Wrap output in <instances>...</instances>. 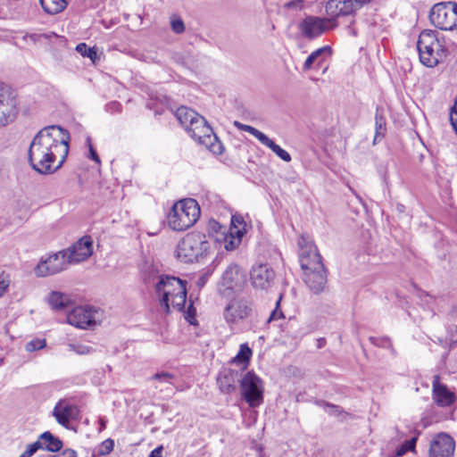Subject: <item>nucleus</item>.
Segmentation results:
<instances>
[{
    "instance_id": "nucleus-1",
    "label": "nucleus",
    "mask_w": 457,
    "mask_h": 457,
    "mask_svg": "<svg viewBox=\"0 0 457 457\" xmlns=\"http://www.w3.org/2000/svg\"><path fill=\"white\" fill-rule=\"evenodd\" d=\"M69 133L60 126L52 125L40 129L28 151L32 169L44 175L57 170L69 153Z\"/></svg>"
},
{
    "instance_id": "nucleus-2",
    "label": "nucleus",
    "mask_w": 457,
    "mask_h": 457,
    "mask_svg": "<svg viewBox=\"0 0 457 457\" xmlns=\"http://www.w3.org/2000/svg\"><path fill=\"white\" fill-rule=\"evenodd\" d=\"M176 117L189 136L198 144L204 145L214 154L223 153L222 143L203 116L188 107L180 106L176 111Z\"/></svg>"
},
{
    "instance_id": "nucleus-3",
    "label": "nucleus",
    "mask_w": 457,
    "mask_h": 457,
    "mask_svg": "<svg viewBox=\"0 0 457 457\" xmlns=\"http://www.w3.org/2000/svg\"><path fill=\"white\" fill-rule=\"evenodd\" d=\"M187 282L173 276H160L155 283V294L165 313L170 308L182 311L187 301Z\"/></svg>"
},
{
    "instance_id": "nucleus-4",
    "label": "nucleus",
    "mask_w": 457,
    "mask_h": 457,
    "mask_svg": "<svg viewBox=\"0 0 457 457\" xmlns=\"http://www.w3.org/2000/svg\"><path fill=\"white\" fill-rule=\"evenodd\" d=\"M200 207L193 198L175 203L168 214V225L175 231H183L192 227L200 217Z\"/></svg>"
},
{
    "instance_id": "nucleus-5",
    "label": "nucleus",
    "mask_w": 457,
    "mask_h": 457,
    "mask_svg": "<svg viewBox=\"0 0 457 457\" xmlns=\"http://www.w3.org/2000/svg\"><path fill=\"white\" fill-rule=\"evenodd\" d=\"M211 245L212 243L204 234L200 232L188 233L177 245V258L185 263L198 262L208 254Z\"/></svg>"
},
{
    "instance_id": "nucleus-6",
    "label": "nucleus",
    "mask_w": 457,
    "mask_h": 457,
    "mask_svg": "<svg viewBox=\"0 0 457 457\" xmlns=\"http://www.w3.org/2000/svg\"><path fill=\"white\" fill-rule=\"evenodd\" d=\"M417 48L420 62L429 68L436 66L446 56V49L434 30L420 34Z\"/></svg>"
},
{
    "instance_id": "nucleus-7",
    "label": "nucleus",
    "mask_w": 457,
    "mask_h": 457,
    "mask_svg": "<svg viewBox=\"0 0 457 457\" xmlns=\"http://www.w3.org/2000/svg\"><path fill=\"white\" fill-rule=\"evenodd\" d=\"M431 23L444 30L457 28V4L453 2L435 4L429 13Z\"/></svg>"
},
{
    "instance_id": "nucleus-8",
    "label": "nucleus",
    "mask_w": 457,
    "mask_h": 457,
    "mask_svg": "<svg viewBox=\"0 0 457 457\" xmlns=\"http://www.w3.org/2000/svg\"><path fill=\"white\" fill-rule=\"evenodd\" d=\"M241 395L250 407L255 408L263 403V381L253 371L246 372L240 380Z\"/></svg>"
},
{
    "instance_id": "nucleus-9",
    "label": "nucleus",
    "mask_w": 457,
    "mask_h": 457,
    "mask_svg": "<svg viewBox=\"0 0 457 457\" xmlns=\"http://www.w3.org/2000/svg\"><path fill=\"white\" fill-rule=\"evenodd\" d=\"M298 245L300 247V264L303 272L313 269H321L324 264L314 243L308 237L301 236Z\"/></svg>"
},
{
    "instance_id": "nucleus-10",
    "label": "nucleus",
    "mask_w": 457,
    "mask_h": 457,
    "mask_svg": "<svg viewBox=\"0 0 457 457\" xmlns=\"http://www.w3.org/2000/svg\"><path fill=\"white\" fill-rule=\"evenodd\" d=\"M102 319L99 309L92 306H78L67 314V322L79 328L95 326Z\"/></svg>"
},
{
    "instance_id": "nucleus-11",
    "label": "nucleus",
    "mask_w": 457,
    "mask_h": 457,
    "mask_svg": "<svg viewBox=\"0 0 457 457\" xmlns=\"http://www.w3.org/2000/svg\"><path fill=\"white\" fill-rule=\"evenodd\" d=\"M337 21L333 18H320L307 16L300 23L303 35L308 38H315L325 31L337 27Z\"/></svg>"
},
{
    "instance_id": "nucleus-12",
    "label": "nucleus",
    "mask_w": 457,
    "mask_h": 457,
    "mask_svg": "<svg viewBox=\"0 0 457 457\" xmlns=\"http://www.w3.org/2000/svg\"><path fill=\"white\" fill-rule=\"evenodd\" d=\"M253 312V303L245 298L232 300L225 308L223 315L228 324H236L250 317Z\"/></svg>"
},
{
    "instance_id": "nucleus-13",
    "label": "nucleus",
    "mask_w": 457,
    "mask_h": 457,
    "mask_svg": "<svg viewBox=\"0 0 457 457\" xmlns=\"http://www.w3.org/2000/svg\"><path fill=\"white\" fill-rule=\"evenodd\" d=\"M18 113L17 99L11 89L0 84V125L12 121Z\"/></svg>"
},
{
    "instance_id": "nucleus-14",
    "label": "nucleus",
    "mask_w": 457,
    "mask_h": 457,
    "mask_svg": "<svg viewBox=\"0 0 457 457\" xmlns=\"http://www.w3.org/2000/svg\"><path fill=\"white\" fill-rule=\"evenodd\" d=\"M276 273L266 263L254 265L250 271V280L255 289L268 291L275 284Z\"/></svg>"
},
{
    "instance_id": "nucleus-15",
    "label": "nucleus",
    "mask_w": 457,
    "mask_h": 457,
    "mask_svg": "<svg viewBox=\"0 0 457 457\" xmlns=\"http://www.w3.org/2000/svg\"><path fill=\"white\" fill-rule=\"evenodd\" d=\"M68 265L65 253L61 251L46 260H41L35 268V273L37 277L52 276L66 270Z\"/></svg>"
},
{
    "instance_id": "nucleus-16",
    "label": "nucleus",
    "mask_w": 457,
    "mask_h": 457,
    "mask_svg": "<svg viewBox=\"0 0 457 457\" xmlns=\"http://www.w3.org/2000/svg\"><path fill=\"white\" fill-rule=\"evenodd\" d=\"M69 264L87 260L93 253V242L89 237H84L71 246L63 250Z\"/></svg>"
},
{
    "instance_id": "nucleus-17",
    "label": "nucleus",
    "mask_w": 457,
    "mask_h": 457,
    "mask_svg": "<svg viewBox=\"0 0 457 457\" xmlns=\"http://www.w3.org/2000/svg\"><path fill=\"white\" fill-rule=\"evenodd\" d=\"M454 450L453 438L448 434L440 433L430 443L429 457H453Z\"/></svg>"
},
{
    "instance_id": "nucleus-18",
    "label": "nucleus",
    "mask_w": 457,
    "mask_h": 457,
    "mask_svg": "<svg viewBox=\"0 0 457 457\" xmlns=\"http://www.w3.org/2000/svg\"><path fill=\"white\" fill-rule=\"evenodd\" d=\"M432 399L439 407H449L456 400L455 394L441 383L439 375H435L432 379Z\"/></svg>"
},
{
    "instance_id": "nucleus-19",
    "label": "nucleus",
    "mask_w": 457,
    "mask_h": 457,
    "mask_svg": "<svg viewBox=\"0 0 457 457\" xmlns=\"http://www.w3.org/2000/svg\"><path fill=\"white\" fill-rule=\"evenodd\" d=\"M79 415V408L65 400L59 401L53 410V416L56 421L66 428H69L70 421L77 420Z\"/></svg>"
},
{
    "instance_id": "nucleus-20",
    "label": "nucleus",
    "mask_w": 457,
    "mask_h": 457,
    "mask_svg": "<svg viewBox=\"0 0 457 457\" xmlns=\"http://www.w3.org/2000/svg\"><path fill=\"white\" fill-rule=\"evenodd\" d=\"M360 9L356 0H329L325 10L327 14L336 21L339 16H347Z\"/></svg>"
},
{
    "instance_id": "nucleus-21",
    "label": "nucleus",
    "mask_w": 457,
    "mask_h": 457,
    "mask_svg": "<svg viewBox=\"0 0 457 457\" xmlns=\"http://www.w3.org/2000/svg\"><path fill=\"white\" fill-rule=\"evenodd\" d=\"M245 282V274L237 264H230L223 272L221 283L227 288L237 291Z\"/></svg>"
},
{
    "instance_id": "nucleus-22",
    "label": "nucleus",
    "mask_w": 457,
    "mask_h": 457,
    "mask_svg": "<svg viewBox=\"0 0 457 457\" xmlns=\"http://www.w3.org/2000/svg\"><path fill=\"white\" fill-rule=\"evenodd\" d=\"M303 279L309 288L315 294L323 291L327 283V274L324 265L321 269H313L303 272Z\"/></svg>"
},
{
    "instance_id": "nucleus-23",
    "label": "nucleus",
    "mask_w": 457,
    "mask_h": 457,
    "mask_svg": "<svg viewBox=\"0 0 457 457\" xmlns=\"http://www.w3.org/2000/svg\"><path fill=\"white\" fill-rule=\"evenodd\" d=\"M239 373L236 370L225 369L218 376L217 383L220 390L224 394H231L237 388Z\"/></svg>"
},
{
    "instance_id": "nucleus-24",
    "label": "nucleus",
    "mask_w": 457,
    "mask_h": 457,
    "mask_svg": "<svg viewBox=\"0 0 457 457\" xmlns=\"http://www.w3.org/2000/svg\"><path fill=\"white\" fill-rule=\"evenodd\" d=\"M37 440L42 445L41 449L48 452L56 453L62 447V442L49 431L42 433Z\"/></svg>"
},
{
    "instance_id": "nucleus-25",
    "label": "nucleus",
    "mask_w": 457,
    "mask_h": 457,
    "mask_svg": "<svg viewBox=\"0 0 457 457\" xmlns=\"http://www.w3.org/2000/svg\"><path fill=\"white\" fill-rule=\"evenodd\" d=\"M48 303L52 309L62 311L71 304V299L63 293L54 291L49 295Z\"/></svg>"
},
{
    "instance_id": "nucleus-26",
    "label": "nucleus",
    "mask_w": 457,
    "mask_h": 457,
    "mask_svg": "<svg viewBox=\"0 0 457 457\" xmlns=\"http://www.w3.org/2000/svg\"><path fill=\"white\" fill-rule=\"evenodd\" d=\"M386 132V118L383 116L382 112L377 109L375 115V136L373 139V145H376L378 142H380Z\"/></svg>"
},
{
    "instance_id": "nucleus-27",
    "label": "nucleus",
    "mask_w": 457,
    "mask_h": 457,
    "mask_svg": "<svg viewBox=\"0 0 457 457\" xmlns=\"http://www.w3.org/2000/svg\"><path fill=\"white\" fill-rule=\"evenodd\" d=\"M42 8L50 14H56L63 11L69 0H39Z\"/></svg>"
},
{
    "instance_id": "nucleus-28",
    "label": "nucleus",
    "mask_w": 457,
    "mask_h": 457,
    "mask_svg": "<svg viewBox=\"0 0 457 457\" xmlns=\"http://www.w3.org/2000/svg\"><path fill=\"white\" fill-rule=\"evenodd\" d=\"M244 232L240 229H231L228 235H224V247L228 251L236 249L241 243Z\"/></svg>"
},
{
    "instance_id": "nucleus-29",
    "label": "nucleus",
    "mask_w": 457,
    "mask_h": 457,
    "mask_svg": "<svg viewBox=\"0 0 457 457\" xmlns=\"http://www.w3.org/2000/svg\"><path fill=\"white\" fill-rule=\"evenodd\" d=\"M263 145L270 148L277 156H278L284 162H289L291 161V155L278 145L275 144L269 137L262 144Z\"/></svg>"
},
{
    "instance_id": "nucleus-30",
    "label": "nucleus",
    "mask_w": 457,
    "mask_h": 457,
    "mask_svg": "<svg viewBox=\"0 0 457 457\" xmlns=\"http://www.w3.org/2000/svg\"><path fill=\"white\" fill-rule=\"evenodd\" d=\"M234 125L240 130L242 131H245V132H248L249 134L253 135L254 137H256L262 144H263V142L266 140V138L268 137V136H266L264 133H262V131L258 130L257 129L250 126V125H246V124H243L239 121H235L234 122Z\"/></svg>"
},
{
    "instance_id": "nucleus-31",
    "label": "nucleus",
    "mask_w": 457,
    "mask_h": 457,
    "mask_svg": "<svg viewBox=\"0 0 457 457\" xmlns=\"http://www.w3.org/2000/svg\"><path fill=\"white\" fill-rule=\"evenodd\" d=\"M252 355V350L246 345H241L239 352L232 360L234 363H244L245 368L246 367L249 359Z\"/></svg>"
},
{
    "instance_id": "nucleus-32",
    "label": "nucleus",
    "mask_w": 457,
    "mask_h": 457,
    "mask_svg": "<svg viewBox=\"0 0 457 457\" xmlns=\"http://www.w3.org/2000/svg\"><path fill=\"white\" fill-rule=\"evenodd\" d=\"M76 50L83 57H88L92 62H95L97 54L95 47H88L85 43H80L76 46Z\"/></svg>"
},
{
    "instance_id": "nucleus-33",
    "label": "nucleus",
    "mask_w": 457,
    "mask_h": 457,
    "mask_svg": "<svg viewBox=\"0 0 457 457\" xmlns=\"http://www.w3.org/2000/svg\"><path fill=\"white\" fill-rule=\"evenodd\" d=\"M328 47H321L313 51L305 60L303 66V71H309L312 67V64L320 58L321 54Z\"/></svg>"
},
{
    "instance_id": "nucleus-34",
    "label": "nucleus",
    "mask_w": 457,
    "mask_h": 457,
    "mask_svg": "<svg viewBox=\"0 0 457 457\" xmlns=\"http://www.w3.org/2000/svg\"><path fill=\"white\" fill-rule=\"evenodd\" d=\"M417 438L412 437L410 440L405 441L397 450L395 454V457H401L409 451H413L415 449Z\"/></svg>"
},
{
    "instance_id": "nucleus-35",
    "label": "nucleus",
    "mask_w": 457,
    "mask_h": 457,
    "mask_svg": "<svg viewBox=\"0 0 457 457\" xmlns=\"http://www.w3.org/2000/svg\"><path fill=\"white\" fill-rule=\"evenodd\" d=\"M46 345V339L36 338L26 344L25 349L28 352H34L43 349Z\"/></svg>"
},
{
    "instance_id": "nucleus-36",
    "label": "nucleus",
    "mask_w": 457,
    "mask_h": 457,
    "mask_svg": "<svg viewBox=\"0 0 457 457\" xmlns=\"http://www.w3.org/2000/svg\"><path fill=\"white\" fill-rule=\"evenodd\" d=\"M68 347L70 351H73L81 355L91 353L94 351L91 346L82 344H70Z\"/></svg>"
},
{
    "instance_id": "nucleus-37",
    "label": "nucleus",
    "mask_w": 457,
    "mask_h": 457,
    "mask_svg": "<svg viewBox=\"0 0 457 457\" xmlns=\"http://www.w3.org/2000/svg\"><path fill=\"white\" fill-rule=\"evenodd\" d=\"M114 447V442L112 439H106L99 445L98 454L100 455H107L109 454Z\"/></svg>"
},
{
    "instance_id": "nucleus-38",
    "label": "nucleus",
    "mask_w": 457,
    "mask_h": 457,
    "mask_svg": "<svg viewBox=\"0 0 457 457\" xmlns=\"http://www.w3.org/2000/svg\"><path fill=\"white\" fill-rule=\"evenodd\" d=\"M10 283V276L4 271L0 272V297L7 292Z\"/></svg>"
},
{
    "instance_id": "nucleus-39",
    "label": "nucleus",
    "mask_w": 457,
    "mask_h": 457,
    "mask_svg": "<svg viewBox=\"0 0 457 457\" xmlns=\"http://www.w3.org/2000/svg\"><path fill=\"white\" fill-rule=\"evenodd\" d=\"M282 295L279 296L278 300L276 303V308L271 312L269 316L268 322H271L273 320H278L284 318V314L281 310H279V304Z\"/></svg>"
},
{
    "instance_id": "nucleus-40",
    "label": "nucleus",
    "mask_w": 457,
    "mask_h": 457,
    "mask_svg": "<svg viewBox=\"0 0 457 457\" xmlns=\"http://www.w3.org/2000/svg\"><path fill=\"white\" fill-rule=\"evenodd\" d=\"M41 447L42 445L37 440L33 444L28 445L26 450L19 457H31Z\"/></svg>"
},
{
    "instance_id": "nucleus-41",
    "label": "nucleus",
    "mask_w": 457,
    "mask_h": 457,
    "mask_svg": "<svg viewBox=\"0 0 457 457\" xmlns=\"http://www.w3.org/2000/svg\"><path fill=\"white\" fill-rule=\"evenodd\" d=\"M171 29L173 32L181 34L185 30V25L183 21L179 17H173L170 21Z\"/></svg>"
},
{
    "instance_id": "nucleus-42",
    "label": "nucleus",
    "mask_w": 457,
    "mask_h": 457,
    "mask_svg": "<svg viewBox=\"0 0 457 457\" xmlns=\"http://www.w3.org/2000/svg\"><path fill=\"white\" fill-rule=\"evenodd\" d=\"M195 314H196V311H195V307L193 306V303H190V304L187 307V310L185 312V319L191 325H195L196 322Z\"/></svg>"
},
{
    "instance_id": "nucleus-43",
    "label": "nucleus",
    "mask_w": 457,
    "mask_h": 457,
    "mask_svg": "<svg viewBox=\"0 0 457 457\" xmlns=\"http://www.w3.org/2000/svg\"><path fill=\"white\" fill-rule=\"evenodd\" d=\"M174 378V376L168 372H161L156 373L154 375L153 378L161 382L164 383H171V379Z\"/></svg>"
},
{
    "instance_id": "nucleus-44",
    "label": "nucleus",
    "mask_w": 457,
    "mask_h": 457,
    "mask_svg": "<svg viewBox=\"0 0 457 457\" xmlns=\"http://www.w3.org/2000/svg\"><path fill=\"white\" fill-rule=\"evenodd\" d=\"M450 121H451V124H452L454 131L457 134V99L455 100L454 104L451 109Z\"/></svg>"
},
{
    "instance_id": "nucleus-45",
    "label": "nucleus",
    "mask_w": 457,
    "mask_h": 457,
    "mask_svg": "<svg viewBox=\"0 0 457 457\" xmlns=\"http://www.w3.org/2000/svg\"><path fill=\"white\" fill-rule=\"evenodd\" d=\"M87 143L88 148H89V157L93 161H95L96 163L100 164V162H101L100 158H99L98 154H96V151L94 149V147L91 145L90 137L87 138Z\"/></svg>"
},
{
    "instance_id": "nucleus-46",
    "label": "nucleus",
    "mask_w": 457,
    "mask_h": 457,
    "mask_svg": "<svg viewBox=\"0 0 457 457\" xmlns=\"http://www.w3.org/2000/svg\"><path fill=\"white\" fill-rule=\"evenodd\" d=\"M57 455L58 457H78L77 452L71 448H66Z\"/></svg>"
},
{
    "instance_id": "nucleus-47",
    "label": "nucleus",
    "mask_w": 457,
    "mask_h": 457,
    "mask_svg": "<svg viewBox=\"0 0 457 457\" xmlns=\"http://www.w3.org/2000/svg\"><path fill=\"white\" fill-rule=\"evenodd\" d=\"M162 450H163V446L162 445H160L156 448H154L149 454L148 457H162Z\"/></svg>"
},
{
    "instance_id": "nucleus-48",
    "label": "nucleus",
    "mask_w": 457,
    "mask_h": 457,
    "mask_svg": "<svg viewBox=\"0 0 457 457\" xmlns=\"http://www.w3.org/2000/svg\"><path fill=\"white\" fill-rule=\"evenodd\" d=\"M370 0H356V3L359 4V7L361 8L364 4L369 3Z\"/></svg>"
},
{
    "instance_id": "nucleus-49",
    "label": "nucleus",
    "mask_w": 457,
    "mask_h": 457,
    "mask_svg": "<svg viewBox=\"0 0 457 457\" xmlns=\"http://www.w3.org/2000/svg\"><path fill=\"white\" fill-rule=\"evenodd\" d=\"M370 341L372 342L373 345H379L378 339H377L375 337H370Z\"/></svg>"
},
{
    "instance_id": "nucleus-50",
    "label": "nucleus",
    "mask_w": 457,
    "mask_h": 457,
    "mask_svg": "<svg viewBox=\"0 0 457 457\" xmlns=\"http://www.w3.org/2000/svg\"><path fill=\"white\" fill-rule=\"evenodd\" d=\"M101 426H102V428L105 427V422L104 420H101Z\"/></svg>"
},
{
    "instance_id": "nucleus-51",
    "label": "nucleus",
    "mask_w": 457,
    "mask_h": 457,
    "mask_svg": "<svg viewBox=\"0 0 457 457\" xmlns=\"http://www.w3.org/2000/svg\"><path fill=\"white\" fill-rule=\"evenodd\" d=\"M49 457H58V455H57V454H55V455H52V456H49Z\"/></svg>"
}]
</instances>
